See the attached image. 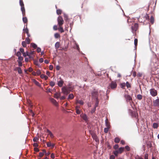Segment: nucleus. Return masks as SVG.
Returning a JSON list of instances; mask_svg holds the SVG:
<instances>
[{
  "instance_id": "1",
  "label": "nucleus",
  "mask_w": 159,
  "mask_h": 159,
  "mask_svg": "<svg viewBox=\"0 0 159 159\" xmlns=\"http://www.w3.org/2000/svg\"><path fill=\"white\" fill-rule=\"evenodd\" d=\"M57 21L59 26H61L63 23L64 21L62 18L61 16H60L58 17L57 19Z\"/></svg>"
},
{
  "instance_id": "2",
  "label": "nucleus",
  "mask_w": 159,
  "mask_h": 159,
  "mask_svg": "<svg viewBox=\"0 0 159 159\" xmlns=\"http://www.w3.org/2000/svg\"><path fill=\"white\" fill-rule=\"evenodd\" d=\"M62 93L65 95H67L69 93L68 89L66 87H63L62 88Z\"/></svg>"
},
{
  "instance_id": "3",
  "label": "nucleus",
  "mask_w": 159,
  "mask_h": 159,
  "mask_svg": "<svg viewBox=\"0 0 159 159\" xmlns=\"http://www.w3.org/2000/svg\"><path fill=\"white\" fill-rule=\"evenodd\" d=\"M151 94L153 96H155L157 94V91L154 89H152L150 90Z\"/></svg>"
},
{
  "instance_id": "4",
  "label": "nucleus",
  "mask_w": 159,
  "mask_h": 159,
  "mask_svg": "<svg viewBox=\"0 0 159 159\" xmlns=\"http://www.w3.org/2000/svg\"><path fill=\"white\" fill-rule=\"evenodd\" d=\"M110 86L111 89H115L116 88V87L117 86V84L116 82L112 81L111 82L110 84Z\"/></svg>"
},
{
  "instance_id": "5",
  "label": "nucleus",
  "mask_w": 159,
  "mask_h": 159,
  "mask_svg": "<svg viewBox=\"0 0 159 159\" xmlns=\"http://www.w3.org/2000/svg\"><path fill=\"white\" fill-rule=\"evenodd\" d=\"M80 117L85 121L88 120V118L87 116L85 114H82L80 115Z\"/></svg>"
},
{
  "instance_id": "6",
  "label": "nucleus",
  "mask_w": 159,
  "mask_h": 159,
  "mask_svg": "<svg viewBox=\"0 0 159 159\" xmlns=\"http://www.w3.org/2000/svg\"><path fill=\"white\" fill-rule=\"evenodd\" d=\"M63 83L64 81L61 79H60L59 80L57 81V85L60 87H62Z\"/></svg>"
},
{
  "instance_id": "7",
  "label": "nucleus",
  "mask_w": 159,
  "mask_h": 159,
  "mask_svg": "<svg viewBox=\"0 0 159 159\" xmlns=\"http://www.w3.org/2000/svg\"><path fill=\"white\" fill-rule=\"evenodd\" d=\"M30 42V40H25V41H23L22 42V44L24 47H26V44H29Z\"/></svg>"
},
{
  "instance_id": "8",
  "label": "nucleus",
  "mask_w": 159,
  "mask_h": 159,
  "mask_svg": "<svg viewBox=\"0 0 159 159\" xmlns=\"http://www.w3.org/2000/svg\"><path fill=\"white\" fill-rule=\"evenodd\" d=\"M47 145L48 147L51 148H53L55 146L54 144L52 143L51 142L47 143Z\"/></svg>"
},
{
  "instance_id": "9",
  "label": "nucleus",
  "mask_w": 159,
  "mask_h": 159,
  "mask_svg": "<svg viewBox=\"0 0 159 159\" xmlns=\"http://www.w3.org/2000/svg\"><path fill=\"white\" fill-rule=\"evenodd\" d=\"M138 25L137 24L135 23L133 27H132V31L133 32L136 31L137 30Z\"/></svg>"
},
{
  "instance_id": "10",
  "label": "nucleus",
  "mask_w": 159,
  "mask_h": 159,
  "mask_svg": "<svg viewBox=\"0 0 159 159\" xmlns=\"http://www.w3.org/2000/svg\"><path fill=\"white\" fill-rule=\"evenodd\" d=\"M153 105L155 106H159V99H157L153 102Z\"/></svg>"
},
{
  "instance_id": "11",
  "label": "nucleus",
  "mask_w": 159,
  "mask_h": 159,
  "mask_svg": "<svg viewBox=\"0 0 159 159\" xmlns=\"http://www.w3.org/2000/svg\"><path fill=\"white\" fill-rule=\"evenodd\" d=\"M61 96V93H56L54 94V97L57 99L58 98Z\"/></svg>"
},
{
  "instance_id": "12",
  "label": "nucleus",
  "mask_w": 159,
  "mask_h": 159,
  "mask_svg": "<svg viewBox=\"0 0 159 159\" xmlns=\"http://www.w3.org/2000/svg\"><path fill=\"white\" fill-rule=\"evenodd\" d=\"M124 148L123 147L120 148L118 150H117L119 153H121L124 151Z\"/></svg>"
},
{
  "instance_id": "13",
  "label": "nucleus",
  "mask_w": 159,
  "mask_h": 159,
  "mask_svg": "<svg viewBox=\"0 0 159 159\" xmlns=\"http://www.w3.org/2000/svg\"><path fill=\"white\" fill-rule=\"evenodd\" d=\"M92 136L93 138V139H94L95 140L96 142L98 141V139L97 136L95 134H93Z\"/></svg>"
},
{
  "instance_id": "14",
  "label": "nucleus",
  "mask_w": 159,
  "mask_h": 159,
  "mask_svg": "<svg viewBox=\"0 0 159 159\" xmlns=\"http://www.w3.org/2000/svg\"><path fill=\"white\" fill-rule=\"evenodd\" d=\"M40 77L42 79H44L45 80H47L48 79V77L46 75L44 74H42L40 75Z\"/></svg>"
},
{
  "instance_id": "15",
  "label": "nucleus",
  "mask_w": 159,
  "mask_h": 159,
  "mask_svg": "<svg viewBox=\"0 0 159 159\" xmlns=\"http://www.w3.org/2000/svg\"><path fill=\"white\" fill-rule=\"evenodd\" d=\"M47 132L48 133V134L49 135L50 137H51V138L53 137V135L50 131L48 129L47 130Z\"/></svg>"
},
{
  "instance_id": "16",
  "label": "nucleus",
  "mask_w": 159,
  "mask_h": 159,
  "mask_svg": "<svg viewBox=\"0 0 159 159\" xmlns=\"http://www.w3.org/2000/svg\"><path fill=\"white\" fill-rule=\"evenodd\" d=\"M158 126V124L157 123H154L153 124V127L154 129L157 128Z\"/></svg>"
},
{
  "instance_id": "17",
  "label": "nucleus",
  "mask_w": 159,
  "mask_h": 159,
  "mask_svg": "<svg viewBox=\"0 0 159 159\" xmlns=\"http://www.w3.org/2000/svg\"><path fill=\"white\" fill-rule=\"evenodd\" d=\"M126 98L127 100H132V98L129 95H127L126 96Z\"/></svg>"
},
{
  "instance_id": "18",
  "label": "nucleus",
  "mask_w": 159,
  "mask_h": 159,
  "mask_svg": "<svg viewBox=\"0 0 159 159\" xmlns=\"http://www.w3.org/2000/svg\"><path fill=\"white\" fill-rule=\"evenodd\" d=\"M74 48L75 49H77L78 51H80V48L79 45L76 43L75 44V45L74 46Z\"/></svg>"
},
{
  "instance_id": "19",
  "label": "nucleus",
  "mask_w": 159,
  "mask_h": 159,
  "mask_svg": "<svg viewBox=\"0 0 159 159\" xmlns=\"http://www.w3.org/2000/svg\"><path fill=\"white\" fill-rule=\"evenodd\" d=\"M74 95L73 94H70L68 96V99H72L74 98Z\"/></svg>"
},
{
  "instance_id": "20",
  "label": "nucleus",
  "mask_w": 159,
  "mask_h": 159,
  "mask_svg": "<svg viewBox=\"0 0 159 159\" xmlns=\"http://www.w3.org/2000/svg\"><path fill=\"white\" fill-rule=\"evenodd\" d=\"M32 54V52H28L27 51V56H28L30 58H32V57L31 56V55Z\"/></svg>"
},
{
  "instance_id": "21",
  "label": "nucleus",
  "mask_w": 159,
  "mask_h": 159,
  "mask_svg": "<svg viewBox=\"0 0 159 159\" xmlns=\"http://www.w3.org/2000/svg\"><path fill=\"white\" fill-rule=\"evenodd\" d=\"M98 105V104L97 103L96 106L91 111V113H93L96 110V107Z\"/></svg>"
},
{
  "instance_id": "22",
  "label": "nucleus",
  "mask_w": 159,
  "mask_h": 159,
  "mask_svg": "<svg viewBox=\"0 0 159 159\" xmlns=\"http://www.w3.org/2000/svg\"><path fill=\"white\" fill-rule=\"evenodd\" d=\"M60 46L59 43L58 42H57L55 44V47L56 48H58Z\"/></svg>"
},
{
  "instance_id": "23",
  "label": "nucleus",
  "mask_w": 159,
  "mask_h": 159,
  "mask_svg": "<svg viewBox=\"0 0 159 159\" xmlns=\"http://www.w3.org/2000/svg\"><path fill=\"white\" fill-rule=\"evenodd\" d=\"M58 30L61 33L63 32L64 31V30L61 26H59V28Z\"/></svg>"
},
{
  "instance_id": "24",
  "label": "nucleus",
  "mask_w": 159,
  "mask_h": 159,
  "mask_svg": "<svg viewBox=\"0 0 159 159\" xmlns=\"http://www.w3.org/2000/svg\"><path fill=\"white\" fill-rule=\"evenodd\" d=\"M18 61H22L23 60V58L21 56L18 57Z\"/></svg>"
},
{
  "instance_id": "25",
  "label": "nucleus",
  "mask_w": 159,
  "mask_h": 159,
  "mask_svg": "<svg viewBox=\"0 0 159 159\" xmlns=\"http://www.w3.org/2000/svg\"><path fill=\"white\" fill-rule=\"evenodd\" d=\"M105 123L107 128H110V125L107 122V119H106L105 120Z\"/></svg>"
},
{
  "instance_id": "26",
  "label": "nucleus",
  "mask_w": 159,
  "mask_h": 159,
  "mask_svg": "<svg viewBox=\"0 0 159 159\" xmlns=\"http://www.w3.org/2000/svg\"><path fill=\"white\" fill-rule=\"evenodd\" d=\"M55 83L54 82L52 81L50 82V85L52 87L54 86L55 85Z\"/></svg>"
},
{
  "instance_id": "27",
  "label": "nucleus",
  "mask_w": 159,
  "mask_h": 159,
  "mask_svg": "<svg viewBox=\"0 0 159 159\" xmlns=\"http://www.w3.org/2000/svg\"><path fill=\"white\" fill-rule=\"evenodd\" d=\"M137 98L138 99H139V100H141L142 98V96L140 94H138L137 95Z\"/></svg>"
},
{
  "instance_id": "28",
  "label": "nucleus",
  "mask_w": 159,
  "mask_h": 159,
  "mask_svg": "<svg viewBox=\"0 0 159 159\" xmlns=\"http://www.w3.org/2000/svg\"><path fill=\"white\" fill-rule=\"evenodd\" d=\"M120 141V139L119 138H116L115 139V142L116 143H118Z\"/></svg>"
},
{
  "instance_id": "29",
  "label": "nucleus",
  "mask_w": 159,
  "mask_h": 159,
  "mask_svg": "<svg viewBox=\"0 0 159 159\" xmlns=\"http://www.w3.org/2000/svg\"><path fill=\"white\" fill-rule=\"evenodd\" d=\"M76 112L78 114H80V110L77 108V107H76Z\"/></svg>"
},
{
  "instance_id": "30",
  "label": "nucleus",
  "mask_w": 159,
  "mask_h": 159,
  "mask_svg": "<svg viewBox=\"0 0 159 159\" xmlns=\"http://www.w3.org/2000/svg\"><path fill=\"white\" fill-rule=\"evenodd\" d=\"M31 46L34 48H36L37 47V45L34 43H31Z\"/></svg>"
},
{
  "instance_id": "31",
  "label": "nucleus",
  "mask_w": 159,
  "mask_h": 159,
  "mask_svg": "<svg viewBox=\"0 0 159 159\" xmlns=\"http://www.w3.org/2000/svg\"><path fill=\"white\" fill-rule=\"evenodd\" d=\"M114 154L116 156H117L118 154L119 153L117 150L113 152Z\"/></svg>"
},
{
  "instance_id": "32",
  "label": "nucleus",
  "mask_w": 159,
  "mask_h": 159,
  "mask_svg": "<svg viewBox=\"0 0 159 159\" xmlns=\"http://www.w3.org/2000/svg\"><path fill=\"white\" fill-rule=\"evenodd\" d=\"M77 102L80 104L81 105H83L84 104V102L82 100H79L77 101Z\"/></svg>"
},
{
  "instance_id": "33",
  "label": "nucleus",
  "mask_w": 159,
  "mask_h": 159,
  "mask_svg": "<svg viewBox=\"0 0 159 159\" xmlns=\"http://www.w3.org/2000/svg\"><path fill=\"white\" fill-rule=\"evenodd\" d=\"M21 11H22V13L23 14L24 12L25 11V9L24 6L21 7Z\"/></svg>"
},
{
  "instance_id": "34",
  "label": "nucleus",
  "mask_w": 159,
  "mask_h": 159,
  "mask_svg": "<svg viewBox=\"0 0 159 159\" xmlns=\"http://www.w3.org/2000/svg\"><path fill=\"white\" fill-rule=\"evenodd\" d=\"M23 20L24 23H26L27 21V18L25 17H23Z\"/></svg>"
},
{
  "instance_id": "35",
  "label": "nucleus",
  "mask_w": 159,
  "mask_h": 159,
  "mask_svg": "<svg viewBox=\"0 0 159 159\" xmlns=\"http://www.w3.org/2000/svg\"><path fill=\"white\" fill-rule=\"evenodd\" d=\"M21 53L20 52H18L16 54V56L18 57L21 56Z\"/></svg>"
},
{
  "instance_id": "36",
  "label": "nucleus",
  "mask_w": 159,
  "mask_h": 159,
  "mask_svg": "<svg viewBox=\"0 0 159 159\" xmlns=\"http://www.w3.org/2000/svg\"><path fill=\"white\" fill-rule=\"evenodd\" d=\"M20 4L21 7L24 6L23 2L21 0L20 1Z\"/></svg>"
},
{
  "instance_id": "37",
  "label": "nucleus",
  "mask_w": 159,
  "mask_h": 159,
  "mask_svg": "<svg viewBox=\"0 0 159 159\" xmlns=\"http://www.w3.org/2000/svg\"><path fill=\"white\" fill-rule=\"evenodd\" d=\"M57 14L58 15L60 14L61 13V11L59 9L57 10Z\"/></svg>"
},
{
  "instance_id": "38",
  "label": "nucleus",
  "mask_w": 159,
  "mask_h": 159,
  "mask_svg": "<svg viewBox=\"0 0 159 159\" xmlns=\"http://www.w3.org/2000/svg\"><path fill=\"white\" fill-rule=\"evenodd\" d=\"M109 128H105L104 129V132L105 133H107L108 132V130H109Z\"/></svg>"
},
{
  "instance_id": "39",
  "label": "nucleus",
  "mask_w": 159,
  "mask_h": 159,
  "mask_svg": "<svg viewBox=\"0 0 159 159\" xmlns=\"http://www.w3.org/2000/svg\"><path fill=\"white\" fill-rule=\"evenodd\" d=\"M54 36L56 39H58L60 36L59 34L57 33L55 34Z\"/></svg>"
},
{
  "instance_id": "40",
  "label": "nucleus",
  "mask_w": 159,
  "mask_h": 159,
  "mask_svg": "<svg viewBox=\"0 0 159 159\" xmlns=\"http://www.w3.org/2000/svg\"><path fill=\"white\" fill-rule=\"evenodd\" d=\"M38 140H39V139L37 137H35L33 139V141L35 142H37Z\"/></svg>"
},
{
  "instance_id": "41",
  "label": "nucleus",
  "mask_w": 159,
  "mask_h": 159,
  "mask_svg": "<svg viewBox=\"0 0 159 159\" xmlns=\"http://www.w3.org/2000/svg\"><path fill=\"white\" fill-rule=\"evenodd\" d=\"M36 73L37 75H40L41 72L40 70H37Z\"/></svg>"
},
{
  "instance_id": "42",
  "label": "nucleus",
  "mask_w": 159,
  "mask_h": 159,
  "mask_svg": "<svg viewBox=\"0 0 159 159\" xmlns=\"http://www.w3.org/2000/svg\"><path fill=\"white\" fill-rule=\"evenodd\" d=\"M17 70H18V72L19 74H21L22 72V70H21V68H18Z\"/></svg>"
},
{
  "instance_id": "43",
  "label": "nucleus",
  "mask_w": 159,
  "mask_h": 159,
  "mask_svg": "<svg viewBox=\"0 0 159 159\" xmlns=\"http://www.w3.org/2000/svg\"><path fill=\"white\" fill-rule=\"evenodd\" d=\"M150 20L152 24H153L154 22V20L153 17L152 16H151L150 17Z\"/></svg>"
},
{
  "instance_id": "44",
  "label": "nucleus",
  "mask_w": 159,
  "mask_h": 159,
  "mask_svg": "<svg viewBox=\"0 0 159 159\" xmlns=\"http://www.w3.org/2000/svg\"><path fill=\"white\" fill-rule=\"evenodd\" d=\"M34 83L37 85L38 86H40V85L39 84V82H38V81H36V80H34Z\"/></svg>"
},
{
  "instance_id": "45",
  "label": "nucleus",
  "mask_w": 159,
  "mask_h": 159,
  "mask_svg": "<svg viewBox=\"0 0 159 159\" xmlns=\"http://www.w3.org/2000/svg\"><path fill=\"white\" fill-rule=\"evenodd\" d=\"M126 86L127 87V88H129V87H130V84H129V83L128 82H126Z\"/></svg>"
},
{
  "instance_id": "46",
  "label": "nucleus",
  "mask_w": 159,
  "mask_h": 159,
  "mask_svg": "<svg viewBox=\"0 0 159 159\" xmlns=\"http://www.w3.org/2000/svg\"><path fill=\"white\" fill-rule=\"evenodd\" d=\"M125 86V83H122L121 84V86L122 88H123Z\"/></svg>"
},
{
  "instance_id": "47",
  "label": "nucleus",
  "mask_w": 159,
  "mask_h": 159,
  "mask_svg": "<svg viewBox=\"0 0 159 159\" xmlns=\"http://www.w3.org/2000/svg\"><path fill=\"white\" fill-rule=\"evenodd\" d=\"M118 147L119 146L118 144H116L114 146V148L115 149H117Z\"/></svg>"
},
{
  "instance_id": "48",
  "label": "nucleus",
  "mask_w": 159,
  "mask_h": 159,
  "mask_svg": "<svg viewBox=\"0 0 159 159\" xmlns=\"http://www.w3.org/2000/svg\"><path fill=\"white\" fill-rule=\"evenodd\" d=\"M20 52H21L22 54L24 52V49L23 48H20Z\"/></svg>"
},
{
  "instance_id": "49",
  "label": "nucleus",
  "mask_w": 159,
  "mask_h": 159,
  "mask_svg": "<svg viewBox=\"0 0 159 159\" xmlns=\"http://www.w3.org/2000/svg\"><path fill=\"white\" fill-rule=\"evenodd\" d=\"M18 65L19 66H21L22 65V61H18Z\"/></svg>"
},
{
  "instance_id": "50",
  "label": "nucleus",
  "mask_w": 159,
  "mask_h": 159,
  "mask_svg": "<svg viewBox=\"0 0 159 159\" xmlns=\"http://www.w3.org/2000/svg\"><path fill=\"white\" fill-rule=\"evenodd\" d=\"M110 159H114L115 158V157L113 155H111L110 156Z\"/></svg>"
},
{
  "instance_id": "51",
  "label": "nucleus",
  "mask_w": 159,
  "mask_h": 159,
  "mask_svg": "<svg viewBox=\"0 0 159 159\" xmlns=\"http://www.w3.org/2000/svg\"><path fill=\"white\" fill-rule=\"evenodd\" d=\"M37 51L38 52H39L41 51V49L39 48H38L37 49Z\"/></svg>"
},
{
  "instance_id": "52",
  "label": "nucleus",
  "mask_w": 159,
  "mask_h": 159,
  "mask_svg": "<svg viewBox=\"0 0 159 159\" xmlns=\"http://www.w3.org/2000/svg\"><path fill=\"white\" fill-rule=\"evenodd\" d=\"M53 29L54 30H57V26L56 25H54L53 27Z\"/></svg>"
},
{
  "instance_id": "53",
  "label": "nucleus",
  "mask_w": 159,
  "mask_h": 159,
  "mask_svg": "<svg viewBox=\"0 0 159 159\" xmlns=\"http://www.w3.org/2000/svg\"><path fill=\"white\" fill-rule=\"evenodd\" d=\"M39 61L40 63H42L43 61V59L42 58H40L39 60Z\"/></svg>"
},
{
  "instance_id": "54",
  "label": "nucleus",
  "mask_w": 159,
  "mask_h": 159,
  "mask_svg": "<svg viewBox=\"0 0 159 159\" xmlns=\"http://www.w3.org/2000/svg\"><path fill=\"white\" fill-rule=\"evenodd\" d=\"M44 155L43 153V152H40L39 154V156L41 157H42Z\"/></svg>"
},
{
  "instance_id": "55",
  "label": "nucleus",
  "mask_w": 159,
  "mask_h": 159,
  "mask_svg": "<svg viewBox=\"0 0 159 159\" xmlns=\"http://www.w3.org/2000/svg\"><path fill=\"white\" fill-rule=\"evenodd\" d=\"M125 148L127 150L129 151V150L130 148L128 146H126L125 147Z\"/></svg>"
},
{
  "instance_id": "56",
  "label": "nucleus",
  "mask_w": 159,
  "mask_h": 159,
  "mask_svg": "<svg viewBox=\"0 0 159 159\" xmlns=\"http://www.w3.org/2000/svg\"><path fill=\"white\" fill-rule=\"evenodd\" d=\"M22 54H23V56H24V57H25L26 56H27V52H24Z\"/></svg>"
},
{
  "instance_id": "57",
  "label": "nucleus",
  "mask_w": 159,
  "mask_h": 159,
  "mask_svg": "<svg viewBox=\"0 0 159 159\" xmlns=\"http://www.w3.org/2000/svg\"><path fill=\"white\" fill-rule=\"evenodd\" d=\"M53 66L52 65H50L49 66V69L50 70H52L53 69Z\"/></svg>"
},
{
  "instance_id": "58",
  "label": "nucleus",
  "mask_w": 159,
  "mask_h": 159,
  "mask_svg": "<svg viewBox=\"0 0 159 159\" xmlns=\"http://www.w3.org/2000/svg\"><path fill=\"white\" fill-rule=\"evenodd\" d=\"M51 157L52 158L54 159L55 158V156L54 154L52 153L51 154Z\"/></svg>"
},
{
  "instance_id": "59",
  "label": "nucleus",
  "mask_w": 159,
  "mask_h": 159,
  "mask_svg": "<svg viewBox=\"0 0 159 159\" xmlns=\"http://www.w3.org/2000/svg\"><path fill=\"white\" fill-rule=\"evenodd\" d=\"M33 70V69L31 67H30L28 69V71L30 72H31Z\"/></svg>"
},
{
  "instance_id": "60",
  "label": "nucleus",
  "mask_w": 159,
  "mask_h": 159,
  "mask_svg": "<svg viewBox=\"0 0 159 159\" xmlns=\"http://www.w3.org/2000/svg\"><path fill=\"white\" fill-rule=\"evenodd\" d=\"M51 101L52 102H53L54 103L56 102V100L53 98H52L51 99Z\"/></svg>"
},
{
  "instance_id": "61",
  "label": "nucleus",
  "mask_w": 159,
  "mask_h": 159,
  "mask_svg": "<svg viewBox=\"0 0 159 159\" xmlns=\"http://www.w3.org/2000/svg\"><path fill=\"white\" fill-rule=\"evenodd\" d=\"M33 145L34 147H38V145L37 143H34L33 144Z\"/></svg>"
},
{
  "instance_id": "62",
  "label": "nucleus",
  "mask_w": 159,
  "mask_h": 159,
  "mask_svg": "<svg viewBox=\"0 0 159 159\" xmlns=\"http://www.w3.org/2000/svg\"><path fill=\"white\" fill-rule=\"evenodd\" d=\"M60 98L61 100H63L65 98V97L64 96H62Z\"/></svg>"
},
{
  "instance_id": "63",
  "label": "nucleus",
  "mask_w": 159,
  "mask_h": 159,
  "mask_svg": "<svg viewBox=\"0 0 159 159\" xmlns=\"http://www.w3.org/2000/svg\"><path fill=\"white\" fill-rule=\"evenodd\" d=\"M34 150L36 152H38L39 151V149L37 148H34Z\"/></svg>"
},
{
  "instance_id": "64",
  "label": "nucleus",
  "mask_w": 159,
  "mask_h": 159,
  "mask_svg": "<svg viewBox=\"0 0 159 159\" xmlns=\"http://www.w3.org/2000/svg\"><path fill=\"white\" fill-rule=\"evenodd\" d=\"M145 159H148V154H146L145 155Z\"/></svg>"
}]
</instances>
